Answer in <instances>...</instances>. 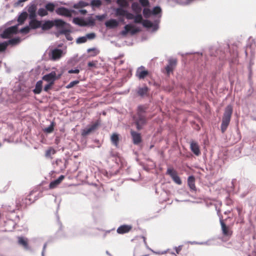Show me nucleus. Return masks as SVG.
Instances as JSON below:
<instances>
[{
	"label": "nucleus",
	"mask_w": 256,
	"mask_h": 256,
	"mask_svg": "<svg viewBox=\"0 0 256 256\" xmlns=\"http://www.w3.org/2000/svg\"><path fill=\"white\" fill-rule=\"evenodd\" d=\"M86 38H87L88 39H94L96 37V34L94 33H90L86 35Z\"/></svg>",
	"instance_id": "6e6d98bb"
},
{
	"label": "nucleus",
	"mask_w": 256,
	"mask_h": 256,
	"mask_svg": "<svg viewBox=\"0 0 256 256\" xmlns=\"http://www.w3.org/2000/svg\"><path fill=\"white\" fill-rule=\"evenodd\" d=\"M8 30L10 34H16L18 32V28L16 26H11L8 28Z\"/></svg>",
	"instance_id": "37998d69"
},
{
	"label": "nucleus",
	"mask_w": 256,
	"mask_h": 256,
	"mask_svg": "<svg viewBox=\"0 0 256 256\" xmlns=\"http://www.w3.org/2000/svg\"><path fill=\"white\" fill-rule=\"evenodd\" d=\"M8 47L6 42H0V52H4Z\"/></svg>",
	"instance_id": "c03bdc74"
},
{
	"label": "nucleus",
	"mask_w": 256,
	"mask_h": 256,
	"mask_svg": "<svg viewBox=\"0 0 256 256\" xmlns=\"http://www.w3.org/2000/svg\"><path fill=\"white\" fill-rule=\"evenodd\" d=\"M140 2L143 6H147L150 4L148 0H139Z\"/></svg>",
	"instance_id": "864d4df0"
},
{
	"label": "nucleus",
	"mask_w": 256,
	"mask_h": 256,
	"mask_svg": "<svg viewBox=\"0 0 256 256\" xmlns=\"http://www.w3.org/2000/svg\"><path fill=\"white\" fill-rule=\"evenodd\" d=\"M96 18L98 20H101L104 18V16H96Z\"/></svg>",
	"instance_id": "680f3d73"
},
{
	"label": "nucleus",
	"mask_w": 256,
	"mask_h": 256,
	"mask_svg": "<svg viewBox=\"0 0 256 256\" xmlns=\"http://www.w3.org/2000/svg\"><path fill=\"white\" fill-rule=\"evenodd\" d=\"M55 126V122H52L48 127L45 128L44 131L46 133H51L54 131V126Z\"/></svg>",
	"instance_id": "473e14b6"
},
{
	"label": "nucleus",
	"mask_w": 256,
	"mask_h": 256,
	"mask_svg": "<svg viewBox=\"0 0 256 256\" xmlns=\"http://www.w3.org/2000/svg\"><path fill=\"white\" fill-rule=\"evenodd\" d=\"M88 5H89L88 3L83 2V1H80V2H78V4H74V8H82L83 7L88 6Z\"/></svg>",
	"instance_id": "c9c22d12"
},
{
	"label": "nucleus",
	"mask_w": 256,
	"mask_h": 256,
	"mask_svg": "<svg viewBox=\"0 0 256 256\" xmlns=\"http://www.w3.org/2000/svg\"><path fill=\"white\" fill-rule=\"evenodd\" d=\"M30 30V27L26 26L24 28H22L20 30V32L23 33V34H27V33L29 32Z\"/></svg>",
	"instance_id": "603ef678"
},
{
	"label": "nucleus",
	"mask_w": 256,
	"mask_h": 256,
	"mask_svg": "<svg viewBox=\"0 0 256 256\" xmlns=\"http://www.w3.org/2000/svg\"><path fill=\"white\" fill-rule=\"evenodd\" d=\"M64 176L61 175L58 179L50 182L49 185L50 188L53 189L57 187L64 180Z\"/></svg>",
	"instance_id": "dca6fc26"
},
{
	"label": "nucleus",
	"mask_w": 256,
	"mask_h": 256,
	"mask_svg": "<svg viewBox=\"0 0 256 256\" xmlns=\"http://www.w3.org/2000/svg\"><path fill=\"white\" fill-rule=\"evenodd\" d=\"M42 80L50 82L54 84V80H56V73L55 72H52L50 73L44 75L42 77Z\"/></svg>",
	"instance_id": "ddd939ff"
},
{
	"label": "nucleus",
	"mask_w": 256,
	"mask_h": 256,
	"mask_svg": "<svg viewBox=\"0 0 256 256\" xmlns=\"http://www.w3.org/2000/svg\"><path fill=\"white\" fill-rule=\"evenodd\" d=\"M148 74V72L145 70L144 68L142 66L138 68L136 73V76L139 79H144Z\"/></svg>",
	"instance_id": "9d476101"
},
{
	"label": "nucleus",
	"mask_w": 256,
	"mask_h": 256,
	"mask_svg": "<svg viewBox=\"0 0 256 256\" xmlns=\"http://www.w3.org/2000/svg\"><path fill=\"white\" fill-rule=\"evenodd\" d=\"M79 83L78 80H74L72 82H71L68 84L66 86L67 88H70L76 86V84H78Z\"/></svg>",
	"instance_id": "8fccbe9b"
},
{
	"label": "nucleus",
	"mask_w": 256,
	"mask_h": 256,
	"mask_svg": "<svg viewBox=\"0 0 256 256\" xmlns=\"http://www.w3.org/2000/svg\"><path fill=\"white\" fill-rule=\"evenodd\" d=\"M53 82H50L48 84L46 85L44 87V90L48 92L50 89L51 88L52 86L54 84Z\"/></svg>",
	"instance_id": "5fc2aeb1"
},
{
	"label": "nucleus",
	"mask_w": 256,
	"mask_h": 256,
	"mask_svg": "<svg viewBox=\"0 0 256 256\" xmlns=\"http://www.w3.org/2000/svg\"><path fill=\"white\" fill-rule=\"evenodd\" d=\"M142 25L146 27V28H151L152 26V22L148 20H144L142 21Z\"/></svg>",
	"instance_id": "79ce46f5"
},
{
	"label": "nucleus",
	"mask_w": 256,
	"mask_h": 256,
	"mask_svg": "<svg viewBox=\"0 0 256 256\" xmlns=\"http://www.w3.org/2000/svg\"><path fill=\"white\" fill-rule=\"evenodd\" d=\"M130 134L132 138L133 143L134 144L138 145L142 142V136L140 133H138L133 130H131Z\"/></svg>",
	"instance_id": "9b49d317"
},
{
	"label": "nucleus",
	"mask_w": 256,
	"mask_h": 256,
	"mask_svg": "<svg viewBox=\"0 0 256 256\" xmlns=\"http://www.w3.org/2000/svg\"><path fill=\"white\" fill-rule=\"evenodd\" d=\"M120 22H124V18H120Z\"/></svg>",
	"instance_id": "338daca9"
},
{
	"label": "nucleus",
	"mask_w": 256,
	"mask_h": 256,
	"mask_svg": "<svg viewBox=\"0 0 256 256\" xmlns=\"http://www.w3.org/2000/svg\"><path fill=\"white\" fill-rule=\"evenodd\" d=\"M196 179L194 176H191L188 178V184L191 190L196 191V188L195 185Z\"/></svg>",
	"instance_id": "f3484780"
},
{
	"label": "nucleus",
	"mask_w": 256,
	"mask_h": 256,
	"mask_svg": "<svg viewBox=\"0 0 256 256\" xmlns=\"http://www.w3.org/2000/svg\"><path fill=\"white\" fill-rule=\"evenodd\" d=\"M36 6L35 4L30 5L28 9V11L29 13V18L30 19H34L36 17Z\"/></svg>",
	"instance_id": "a211bd4d"
},
{
	"label": "nucleus",
	"mask_w": 256,
	"mask_h": 256,
	"mask_svg": "<svg viewBox=\"0 0 256 256\" xmlns=\"http://www.w3.org/2000/svg\"><path fill=\"white\" fill-rule=\"evenodd\" d=\"M42 22L34 18L31 19L29 22V26L32 29H36L41 26Z\"/></svg>",
	"instance_id": "aec40b11"
},
{
	"label": "nucleus",
	"mask_w": 256,
	"mask_h": 256,
	"mask_svg": "<svg viewBox=\"0 0 256 256\" xmlns=\"http://www.w3.org/2000/svg\"><path fill=\"white\" fill-rule=\"evenodd\" d=\"M72 12V10H70L64 7L58 8L56 10V12L58 14L66 17H71Z\"/></svg>",
	"instance_id": "1a4fd4ad"
},
{
	"label": "nucleus",
	"mask_w": 256,
	"mask_h": 256,
	"mask_svg": "<svg viewBox=\"0 0 256 256\" xmlns=\"http://www.w3.org/2000/svg\"><path fill=\"white\" fill-rule=\"evenodd\" d=\"M232 113V108L230 105L228 106L224 110V112L222 118L221 124V131L222 134L224 133L228 127Z\"/></svg>",
	"instance_id": "f03ea898"
},
{
	"label": "nucleus",
	"mask_w": 256,
	"mask_h": 256,
	"mask_svg": "<svg viewBox=\"0 0 256 256\" xmlns=\"http://www.w3.org/2000/svg\"><path fill=\"white\" fill-rule=\"evenodd\" d=\"M54 26H56L57 28H62L61 30L64 28V27L66 26H69L64 20L60 19H56L53 20Z\"/></svg>",
	"instance_id": "4be33fe9"
},
{
	"label": "nucleus",
	"mask_w": 256,
	"mask_h": 256,
	"mask_svg": "<svg viewBox=\"0 0 256 256\" xmlns=\"http://www.w3.org/2000/svg\"><path fill=\"white\" fill-rule=\"evenodd\" d=\"M106 26L110 28H114L118 26V22L114 19H110L105 22Z\"/></svg>",
	"instance_id": "6ab92c4d"
},
{
	"label": "nucleus",
	"mask_w": 256,
	"mask_h": 256,
	"mask_svg": "<svg viewBox=\"0 0 256 256\" xmlns=\"http://www.w3.org/2000/svg\"><path fill=\"white\" fill-rule=\"evenodd\" d=\"M125 16L126 18L128 20H132L134 18V16L132 14L130 13L127 11L125 15Z\"/></svg>",
	"instance_id": "3c124183"
},
{
	"label": "nucleus",
	"mask_w": 256,
	"mask_h": 256,
	"mask_svg": "<svg viewBox=\"0 0 256 256\" xmlns=\"http://www.w3.org/2000/svg\"><path fill=\"white\" fill-rule=\"evenodd\" d=\"M162 10L159 6H156L152 11V14L156 15L161 12Z\"/></svg>",
	"instance_id": "de8ad7c7"
},
{
	"label": "nucleus",
	"mask_w": 256,
	"mask_h": 256,
	"mask_svg": "<svg viewBox=\"0 0 256 256\" xmlns=\"http://www.w3.org/2000/svg\"><path fill=\"white\" fill-rule=\"evenodd\" d=\"M190 148L191 150L196 156H199L200 154V147L197 142H196L194 141L191 142Z\"/></svg>",
	"instance_id": "2eb2a0df"
},
{
	"label": "nucleus",
	"mask_w": 256,
	"mask_h": 256,
	"mask_svg": "<svg viewBox=\"0 0 256 256\" xmlns=\"http://www.w3.org/2000/svg\"><path fill=\"white\" fill-rule=\"evenodd\" d=\"M55 8V5L52 2H49L46 5V11L53 12Z\"/></svg>",
	"instance_id": "e433bc0d"
},
{
	"label": "nucleus",
	"mask_w": 256,
	"mask_h": 256,
	"mask_svg": "<svg viewBox=\"0 0 256 256\" xmlns=\"http://www.w3.org/2000/svg\"><path fill=\"white\" fill-rule=\"evenodd\" d=\"M146 109L147 108L144 106H139L136 114L134 116V120L138 130H141L146 123L145 114Z\"/></svg>",
	"instance_id": "f257e3e1"
},
{
	"label": "nucleus",
	"mask_w": 256,
	"mask_h": 256,
	"mask_svg": "<svg viewBox=\"0 0 256 256\" xmlns=\"http://www.w3.org/2000/svg\"><path fill=\"white\" fill-rule=\"evenodd\" d=\"M134 22L136 24L142 22V21L144 20L140 13L136 14V15L134 16Z\"/></svg>",
	"instance_id": "f704fd0d"
},
{
	"label": "nucleus",
	"mask_w": 256,
	"mask_h": 256,
	"mask_svg": "<svg viewBox=\"0 0 256 256\" xmlns=\"http://www.w3.org/2000/svg\"><path fill=\"white\" fill-rule=\"evenodd\" d=\"M131 225L124 224L119 226L116 230L118 234H122L130 232L132 230Z\"/></svg>",
	"instance_id": "f8f14e48"
},
{
	"label": "nucleus",
	"mask_w": 256,
	"mask_h": 256,
	"mask_svg": "<svg viewBox=\"0 0 256 256\" xmlns=\"http://www.w3.org/2000/svg\"><path fill=\"white\" fill-rule=\"evenodd\" d=\"M56 153V150L52 147H50L46 151L45 156L47 158L52 159V156L54 154Z\"/></svg>",
	"instance_id": "cd10ccee"
},
{
	"label": "nucleus",
	"mask_w": 256,
	"mask_h": 256,
	"mask_svg": "<svg viewBox=\"0 0 256 256\" xmlns=\"http://www.w3.org/2000/svg\"><path fill=\"white\" fill-rule=\"evenodd\" d=\"M73 22L80 26H86L88 25L86 22L78 18H74L73 19Z\"/></svg>",
	"instance_id": "b1692460"
},
{
	"label": "nucleus",
	"mask_w": 256,
	"mask_h": 256,
	"mask_svg": "<svg viewBox=\"0 0 256 256\" xmlns=\"http://www.w3.org/2000/svg\"><path fill=\"white\" fill-rule=\"evenodd\" d=\"M166 174L171 177L174 182L179 185L182 184V182L180 178L178 176L176 171L175 170L174 168H168Z\"/></svg>",
	"instance_id": "0eeeda50"
},
{
	"label": "nucleus",
	"mask_w": 256,
	"mask_h": 256,
	"mask_svg": "<svg viewBox=\"0 0 256 256\" xmlns=\"http://www.w3.org/2000/svg\"><path fill=\"white\" fill-rule=\"evenodd\" d=\"M118 3L120 6L124 8H126L128 6V2L125 0H118Z\"/></svg>",
	"instance_id": "a18cd8bd"
},
{
	"label": "nucleus",
	"mask_w": 256,
	"mask_h": 256,
	"mask_svg": "<svg viewBox=\"0 0 256 256\" xmlns=\"http://www.w3.org/2000/svg\"><path fill=\"white\" fill-rule=\"evenodd\" d=\"M127 10L122 8H117L116 10V16H125Z\"/></svg>",
	"instance_id": "2f4dec72"
},
{
	"label": "nucleus",
	"mask_w": 256,
	"mask_h": 256,
	"mask_svg": "<svg viewBox=\"0 0 256 256\" xmlns=\"http://www.w3.org/2000/svg\"><path fill=\"white\" fill-rule=\"evenodd\" d=\"M142 238H143V239H144V242L145 243V244H146V238H145V237L142 236Z\"/></svg>",
	"instance_id": "69168bd1"
},
{
	"label": "nucleus",
	"mask_w": 256,
	"mask_h": 256,
	"mask_svg": "<svg viewBox=\"0 0 256 256\" xmlns=\"http://www.w3.org/2000/svg\"><path fill=\"white\" fill-rule=\"evenodd\" d=\"M42 81H38L36 85L35 88L34 90V92L36 94H39L42 92Z\"/></svg>",
	"instance_id": "c85d7f7f"
},
{
	"label": "nucleus",
	"mask_w": 256,
	"mask_h": 256,
	"mask_svg": "<svg viewBox=\"0 0 256 256\" xmlns=\"http://www.w3.org/2000/svg\"><path fill=\"white\" fill-rule=\"evenodd\" d=\"M87 51L88 52H92V54H90L91 56H94L99 53V51L96 48H88Z\"/></svg>",
	"instance_id": "58836bf2"
},
{
	"label": "nucleus",
	"mask_w": 256,
	"mask_h": 256,
	"mask_svg": "<svg viewBox=\"0 0 256 256\" xmlns=\"http://www.w3.org/2000/svg\"><path fill=\"white\" fill-rule=\"evenodd\" d=\"M80 12L82 14H86L87 11L86 10H80Z\"/></svg>",
	"instance_id": "e2e57ef3"
},
{
	"label": "nucleus",
	"mask_w": 256,
	"mask_h": 256,
	"mask_svg": "<svg viewBox=\"0 0 256 256\" xmlns=\"http://www.w3.org/2000/svg\"><path fill=\"white\" fill-rule=\"evenodd\" d=\"M220 223L223 236L229 238L233 233L232 228L230 226H228L222 219L220 220Z\"/></svg>",
	"instance_id": "39448f33"
},
{
	"label": "nucleus",
	"mask_w": 256,
	"mask_h": 256,
	"mask_svg": "<svg viewBox=\"0 0 256 256\" xmlns=\"http://www.w3.org/2000/svg\"><path fill=\"white\" fill-rule=\"evenodd\" d=\"M143 14L146 18H148L152 14V12L150 10V9L148 8H144L143 10Z\"/></svg>",
	"instance_id": "4c0bfd02"
},
{
	"label": "nucleus",
	"mask_w": 256,
	"mask_h": 256,
	"mask_svg": "<svg viewBox=\"0 0 256 256\" xmlns=\"http://www.w3.org/2000/svg\"><path fill=\"white\" fill-rule=\"evenodd\" d=\"M18 244L22 246L26 249H28V240L22 236H19L18 238Z\"/></svg>",
	"instance_id": "412c9836"
},
{
	"label": "nucleus",
	"mask_w": 256,
	"mask_h": 256,
	"mask_svg": "<svg viewBox=\"0 0 256 256\" xmlns=\"http://www.w3.org/2000/svg\"><path fill=\"white\" fill-rule=\"evenodd\" d=\"M87 41V38L86 36L80 37L77 38L76 42L77 44L84 43Z\"/></svg>",
	"instance_id": "49530a36"
},
{
	"label": "nucleus",
	"mask_w": 256,
	"mask_h": 256,
	"mask_svg": "<svg viewBox=\"0 0 256 256\" xmlns=\"http://www.w3.org/2000/svg\"><path fill=\"white\" fill-rule=\"evenodd\" d=\"M90 4L94 7H99L102 4V2L100 0H92Z\"/></svg>",
	"instance_id": "a19ab883"
},
{
	"label": "nucleus",
	"mask_w": 256,
	"mask_h": 256,
	"mask_svg": "<svg viewBox=\"0 0 256 256\" xmlns=\"http://www.w3.org/2000/svg\"><path fill=\"white\" fill-rule=\"evenodd\" d=\"M236 210H237L238 212V215L240 216V213H241V212L242 211V208L238 207L236 208Z\"/></svg>",
	"instance_id": "0e129e2a"
},
{
	"label": "nucleus",
	"mask_w": 256,
	"mask_h": 256,
	"mask_svg": "<svg viewBox=\"0 0 256 256\" xmlns=\"http://www.w3.org/2000/svg\"><path fill=\"white\" fill-rule=\"evenodd\" d=\"M54 26L53 21L47 20L42 26L41 27L42 30H48L50 29Z\"/></svg>",
	"instance_id": "393cba45"
},
{
	"label": "nucleus",
	"mask_w": 256,
	"mask_h": 256,
	"mask_svg": "<svg viewBox=\"0 0 256 256\" xmlns=\"http://www.w3.org/2000/svg\"><path fill=\"white\" fill-rule=\"evenodd\" d=\"M70 30L67 28H63L60 30V33L64 34L68 40H72V38L70 36Z\"/></svg>",
	"instance_id": "bb28decb"
},
{
	"label": "nucleus",
	"mask_w": 256,
	"mask_h": 256,
	"mask_svg": "<svg viewBox=\"0 0 256 256\" xmlns=\"http://www.w3.org/2000/svg\"><path fill=\"white\" fill-rule=\"evenodd\" d=\"M182 246H179L178 247L175 248V250L177 254H179L181 250H182Z\"/></svg>",
	"instance_id": "13d9d810"
},
{
	"label": "nucleus",
	"mask_w": 256,
	"mask_h": 256,
	"mask_svg": "<svg viewBox=\"0 0 256 256\" xmlns=\"http://www.w3.org/2000/svg\"><path fill=\"white\" fill-rule=\"evenodd\" d=\"M20 42V38H12V39L8 40V42H6V44H8V46L9 44L15 45V44H18Z\"/></svg>",
	"instance_id": "72a5a7b5"
},
{
	"label": "nucleus",
	"mask_w": 256,
	"mask_h": 256,
	"mask_svg": "<svg viewBox=\"0 0 256 256\" xmlns=\"http://www.w3.org/2000/svg\"><path fill=\"white\" fill-rule=\"evenodd\" d=\"M112 142L116 146H118L119 142V136L116 134H113L111 136Z\"/></svg>",
	"instance_id": "c756f323"
},
{
	"label": "nucleus",
	"mask_w": 256,
	"mask_h": 256,
	"mask_svg": "<svg viewBox=\"0 0 256 256\" xmlns=\"http://www.w3.org/2000/svg\"><path fill=\"white\" fill-rule=\"evenodd\" d=\"M30 194L25 198H18L16 200V209L20 210L26 208L28 206H30L34 202V200L30 198Z\"/></svg>",
	"instance_id": "7ed1b4c3"
},
{
	"label": "nucleus",
	"mask_w": 256,
	"mask_h": 256,
	"mask_svg": "<svg viewBox=\"0 0 256 256\" xmlns=\"http://www.w3.org/2000/svg\"><path fill=\"white\" fill-rule=\"evenodd\" d=\"M80 70L78 69L70 70L68 71V74H78Z\"/></svg>",
	"instance_id": "4d7b16f0"
},
{
	"label": "nucleus",
	"mask_w": 256,
	"mask_h": 256,
	"mask_svg": "<svg viewBox=\"0 0 256 256\" xmlns=\"http://www.w3.org/2000/svg\"><path fill=\"white\" fill-rule=\"evenodd\" d=\"M140 30L138 28H134L133 26L128 24L124 26V30H122L120 34L123 36H126L128 32H130L132 35H134L139 32Z\"/></svg>",
	"instance_id": "423d86ee"
},
{
	"label": "nucleus",
	"mask_w": 256,
	"mask_h": 256,
	"mask_svg": "<svg viewBox=\"0 0 256 256\" xmlns=\"http://www.w3.org/2000/svg\"><path fill=\"white\" fill-rule=\"evenodd\" d=\"M10 35L11 34H10V33H9V32L7 28L1 34V36H2V38H8L10 36Z\"/></svg>",
	"instance_id": "09e8293b"
},
{
	"label": "nucleus",
	"mask_w": 256,
	"mask_h": 256,
	"mask_svg": "<svg viewBox=\"0 0 256 256\" xmlns=\"http://www.w3.org/2000/svg\"><path fill=\"white\" fill-rule=\"evenodd\" d=\"M132 9L135 14H139L142 12V8L140 6L138 3L133 2L132 4Z\"/></svg>",
	"instance_id": "a878e982"
},
{
	"label": "nucleus",
	"mask_w": 256,
	"mask_h": 256,
	"mask_svg": "<svg viewBox=\"0 0 256 256\" xmlns=\"http://www.w3.org/2000/svg\"><path fill=\"white\" fill-rule=\"evenodd\" d=\"M88 25L93 26L94 24V20H89L88 22H86Z\"/></svg>",
	"instance_id": "052dcab7"
},
{
	"label": "nucleus",
	"mask_w": 256,
	"mask_h": 256,
	"mask_svg": "<svg viewBox=\"0 0 256 256\" xmlns=\"http://www.w3.org/2000/svg\"><path fill=\"white\" fill-rule=\"evenodd\" d=\"M150 90L146 86H144L143 88H139L138 90V94L139 96H148V92Z\"/></svg>",
	"instance_id": "5701e85b"
},
{
	"label": "nucleus",
	"mask_w": 256,
	"mask_h": 256,
	"mask_svg": "<svg viewBox=\"0 0 256 256\" xmlns=\"http://www.w3.org/2000/svg\"><path fill=\"white\" fill-rule=\"evenodd\" d=\"M28 17V14L26 12H22L19 16L18 21L20 24H22Z\"/></svg>",
	"instance_id": "7c9ffc66"
},
{
	"label": "nucleus",
	"mask_w": 256,
	"mask_h": 256,
	"mask_svg": "<svg viewBox=\"0 0 256 256\" xmlns=\"http://www.w3.org/2000/svg\"><path fill=\"white\" fill-rule=\"evenodd\" d=\"M177 64V60L170 58L168 60V64L165 67L166 74L169 76L170 72H172Z\"/></svg>",
	"instance_id": "6e6552de"
},
{
	"label": "nucleus",
	"mask_w": 256,
	"mask_h": 256,
	"mask_svg": "<svg viewBox=\"0 0 256 256\" xmlns=\"http://www.w3.org/2000/svg\"><path fill=\"white\" fill-rule=\"evenodd\" d=\"M89 67H94L96 66V63L93 62H90L88 64Z\"/></svg>",
	"instance_id": "bf43d9fd"
},
{
	"label": "nucleus",
	"mask_w": 256,
	"mask_h": 256,
	"mask_svg": "<svg viewBox=\"0 0 256 256\" xmlns=\"http://www.w3.org/2000/svg\"><path fill=\"white\" fill-rule=\"evenodd\" d=\"M100 124V120H98L94 123L90 125L86 130V134H88L90 132L95 130L98 128V126Z\"/></svg>",
	"instance_id": "4468645a"
},
{
	"label": "nucleus",
	"mask_w": 256,
	"mask_h": 256,
	"mask_svg": "<svg viewBox=\"0 0 256 256\" xmlns=\"http://www.w3.org/2000/svg\"><path fill=\"white\" fill-rule=\"evenodd\" d=\"M38 14L41 16H44L48 15V13L46 8H40L38 12Z\"/></svg>",
	"instance_id": "ea45409f"
},
{
	"label": "nucleus",
	"mask_w": 256,
	"mask_h": 256,
	"mask_svg": "<svg viewBox=\"0 0 256 256\" xmlns=\"http://www.w3.org/2000/svg\"><path fill=\"white\" fill-rule=\"evenodd\" d=\"M62 55L63 51L60 49L56 48L52 50L48 54L50 60L54 61L60 60Z\"/></svg>",
	"instance_id": "20e7f679"
}]
</instances>
